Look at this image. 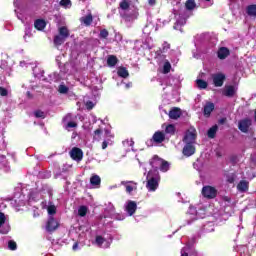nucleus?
<instances>
[{
	"instance_id": "a19ab883",
	"label": "nucleus",
	"mask_w": 256,
	"mask_h": 256,
	"mask_svg": "<svg viewBox=\"0 0 256 256\" xmlns=\"http://www.w3.org/2000/svg\"><path fill=\"white\" fill-rule=\"evenodd\" d=\"M60 5L61 7H71V0H61Z\"/></svg>"
},
{
	"instance_id": "a211bd4d",
	"label": "nucleus",
	"mask_w": 256,
	"mask_h": 256,
	"mask_svg": "<svg viewBox=\"0 0 256 256\" xmlns=\"http://www.w3.org/2000/svg\"><path fill=\"white\" fill-rule=\"evenodd\" d=\"M122 185H126L127 193H131L134 189H137V183L130 181V182H122Z\"/></svg>"
},
{
	"instance_id": "864d4df0",
	"label": "nucleus",
	"mask_w": 256,
	"mask_h": 256,
	"mask_svg": "<svg viewBox=\"0 0 256 256\" xmlns=\"http://www.w3.org/2000/svg\"><path fill=\"white\" fill-rule=\"evenodd\" d=\"M127 89L131 87V84H126Z\"/></svg>"
},
{
	"instance_id": "cd10ccee",
	"label": "nucleus",
	"mask_w": 256,
	"mask_h": 256,
	"mask_svg": "<svg viewBox=\"0 0 256 256\" xmlns=\"http://www.w3.org/2000/svg\"><path fill=\"white\" fill-rule=\"evenodd\" d=\"M101 135H103V130L98 128L94 131L93 140L94 141H101Z\"/></svg>"
},
{
	"instance_id": "4c0bfd02",
	"label": "nucleus",
	"mask_w": 256,
	"mask_h": 256,
	"mask_svg": "<svg viewBox=\"0 0 256 256\" xmlns=\"http://www.w3.org/2000/svg\"><path fill=\"white\" fill-rule=\"evenodd\" d=\"M166 133H170V134H173L175 133V126L173 124H170L166 127V130H165Z\"/></svg>"
},
{
	"instance_id": "37998d69",
	"label": "nucleus",
	"mask_w": 256,
	"mask_h": 256,
	"mask_svg": "<svg viewBox=\"0 0 256 256\" xmlns=\"http://www.w3.org/2000/svg\"><path fill=\"white\" fill-rule=\"evenodd\" d=\"M57 213V208L55 206H49L48 207V214L49 215H55Z\"/></svg>"
},
{
	"instance_id": "aec40b11",
	"label": "nucleus",
	"mask_w": 256,
	"mask_h": 256,
	"mask_svg": "<svg viewBox=\"0 0 256 256\" xmlns=\"http://www.w3.org/2000/svg\"><path fill=\"white\" fill-rule=\"evenodd\" d=\"M219 59H227L229 57V49L222 47L218 50Z\"/></svg>"
},
{
	"instance_id": "58836bf2",
	"label": "nucleus",
	"mask_w": 256,
	"mask_h": 256,
	"mask_svg": "<svg viewBox=\"0 0 256 256\" xmlns=\"http://www.w3.org/2000/svg\"><path fill=\"white\" fill-rule=\"evenodd\" d=\"M5 221H7L5 214L3 212H0V228L3 227V225H5Z\"/></svg>"
},
{
	"instance_id": "a878e982",
	"label": "nucleus",
	"mask_w": 256,
	"mask_h": 256,
	"mask_svg": "<svg viewBox=\"0 0 256 256\" xmlns=\"http://www.w3.org/2000/svg\"><path fill=\"white\" fill-rule=\"evenodd\" d=\"M119 7L122 11H129L131 4L127 0H121Z\"/></svg>"
},
{
	"instance_id": "393cba45",
	"label": "nucleus",
	"mask_w": 256,
	"mask_h": 256,
	"mask_svg": "<svg viewBox=\"0 0 256 256\" xmlns=\"http://www.w3.org/2000/svg\"><path fill=\"white\" fill-rule=\"evenodd\" d=\"M90 183H91V185H93V186H99V185H101V177H99V175H93V176L90 178Z\"/></svg>"
},
{
	"instance_id": "49530a36",
	"label": "nucleus",
	"mask_w": 256,
	"mask_h": 256,
	"mask_svg": "<svg viewBox=\"0 0 256 256\" xmlns=\"http://www.w3.org/2000/svg\"><path fill=\"white\" fill-rule=\"evenodd\" d=\"M27 37H31V30L29 28H26L24 39L27 40Z\"/></svg>"
},
{
	"instance_id": "ddd939ff",
	"label": "nucleus",
	"mask_w": 256,
	"mask_h": 256,
	"mask_svg": "<svg viewBox=\"0 0 256 256\" xmlns=\"http://www.w3.org/2000/svg\"><path fill=\"white\" fill-rule=\"evenodd\" d=\"M235 93H237V88H235V86H226L223 91L225 97H233Z\"/></svg>"
},
{
	"instance_id": "c756f323",
	"label": "nucleus",
	"mask_w": 256,
	"mask_h": 256,
	"mask_svg": "<svg viewBox=\"0 0 256 256\" xmlns=\"http://www.w3.org/2000/svg\"><path fill=\"white\" fill-rule=\"evenodd\" d=\"M196 85L198 89H207L208 86L207 81L201 79L196 80Z\"/></svg>"
},
{
	"instance_id": "4be33fe9",
	"label": "nucleus",
	"mask_w": 256,
	"mask_h": 256,
	"mask_svg": "<svg viewBox=\"0 0 256 256\" xmlns=\"http://www.w3.org/2000/svg\"><path fill=\"white\" fill-rule=\"evenodd\" d=\"M117 74L119 77H122L123 79H127V77H129V71H127V68L125 67L118 68Z\"/></svg>"
},
{
	"instance_id": "603ef678",
	"label": "nucleus",
	"mask_w": 256,
	"mask_h": 256,
	"mask_svg": "<svg viewBox=\"0 0 256 256\" xmlns=\"http://www.w3.org/2000/svg\"><path fill=\"white\" fill-rule=\"evenodd\" d=\"M109 245H110L109 242H106L104 247L107 249V247H109Z\"/></svg>"
},
{
	"instance_id": "b1692460",
	"label": "nucleus",
	"mask_w": 256,
	"mask_h": 256,
	"mask_svg": "<svg viewBox=\"0 0 256 256\" xmlns=\"http://www.w3.org/2000/svg\"><path fill=\"white\" fill-rule=\"evenodd\" d=\"M59 35L60 37H64V39H67L69 37V29L67 27L62 26L59 28Z\"/></svg>"
},
{
	"instance_id": "5fc2aeb1",
	"label": "nucleus",
	"mask_w": 256,
	"mask_h": 256,
	"mask_svg": "<svg viewBox=\"0 0 256 256\" xmlns=\"http://www.w3.org/2000/svg\"><path fill=\"white\" fill-rule=\"evenodd\" d=\"M73 249H77V244H74V245H73Z\"/></svg>"
},
{
	"instance_id": "f3484780",
	"label": "nucleus",
	"mask_w": 256,
	"mask_h": 256,
	"mask_svg": "<svg viewBox=\"0 0 256 256\" xmlns=\"http://www.w3.org/2000/svg\"><path fill=\"white\" fill-rule=\"evenodd\" d=\"M119 63V59L115 55H109L107 58V65L108 67H115Z\"/></svg>"
},
{
	"instance_id": "72a5a7b5",
	"label": "nucleus",
	"mask_w": 256,
	"mask_h": 256,
	"mask_svg": "<svg viewBox=\"0 0 256 256\" xmlns=\"http://www.w3.org/2000/svg\"><path fill=\"white\" fill-rule=\"evenodd\" d=\"M34 116L37 118V119H45V112L41 111V110H36L34 112Z\"/></svg>"
},
{
	"instance_id": "79ce46f5",
	"label": "nucleus",
	"mask_w": 256,
	"mask_h": 256,
	"mask_svg": "<svg viewBox=\"0 0 256 256\" xmlns=\"http://www.w3.org/2000/svg\"><path fill=\"white\" fill-rule=\"evenodd\" d=\"M0 95L1 97H7V95H9V91H7V88L0 87Z\"/></svg>"
},
{
	"instance_id": "de8ad7c7",
	"label": "nucleus",
	"mask_w": 256,
	"mask_h": 256,
	"mask_svg": "<svg viewBox=\"0 0 256 256\" xmlns=\"http://www.w3.org/2000/svg\"><path fill=\"white\" fill-rule=\"evenodd\" d=\"M168 49H171V45L168 42L163 43V51H168Z\"/></svg>"
},
{
	"instance_id": "c03bdc74",
	"label": "nucleus",
	"mask_w": 256,
	"mask_h": 256,
	"mask_svg": "<svg viewBox=\"0 0 256 256\" xmlns=\"http://www.w3.org/2000/svg\"><path fill=\"white\" fill-rule=\"evenodd\" d=\"M94 107L95 104L92 101L86 102V109H88L89 111H91V109H93Z\"/></svg>"
},
{
	"instance_id": "9d476101",
	"label": "nucleus",
	"mask_w": 256,
	"mask_h": 256,
	"mask_svg": "<svg viewBox=\"0 0 256 256\" xmlns=\"http://www.w3.org/2000/svg\"><path fill=\"white\" fill-rule=\"evenodd\" d=\"M125 210L130 217L131 215H135V212L137 211V203H135V201H128Z\"/></svg>"
},
{
	"instance_id": "3c124183",
	"label": "nucleus",
	"mask_w": 256,
	"mask_h": 256,
	"mask_svg": "<svg viewBox=\"0 0 256 256\" xmlns=\"http://www.w3.org/2000/svg\"><path fill=\"white\" fill-rule=\"evenodd\" d=\"M181 256H189V254L187 252H185L184 249L181 250Z\"/></svg>"
},
{
	"instance_id": "9b49d317",
	"label": "nucleus",
	"mask_w": 256,
	"mask_h": 256,
	"mask_svg": "<svg viewBox=\"0 0 256 256\" xmlns=\"http://www.w3.org/2000/svg\"><path fill=\"white\" fill-rule=\"evenodd\" d=\"M80 23L85 25V27H91V23H93V14L89 13L88 15L81 17Z\"/></svg>"
},
{
	"instance_id": "f257e3e1",
	"label": "nucleus",
	"mask_w": 256,
	"mask_h": 256,
	"mask_svg": "<svg viewBox=\"0 0 256 256\" xmlns=\"http://www.w3.org/2000/svg\"><path fill=\"white\" fill-rule=\"evenodd\" d=\"M161 181V176L159 171H149L147 174V184L146 187L148 191H157L159 187V182Z\"/></svg>"
},
{
	"instance_id": "2eb2a0df",
	"label": "nucleus",
	"mask_w": 256,
	"mask_h": 256,
	"mask_svg": "<svg viewBox=\"0 0 256 256\" xmlns=\"http://www.w3.org/2000/svg\"><path fill=\"white\" fill-rule=\"evenodd\" d=\"M154 143H163L165 141V134L163 132H156L152 137Z\"/></svg>"
},
{
	"instance_id": "5701e85b",
	"label": "nucleus",
	"mask_w": 256,
	"mask_h": 256,
	"mask_svg": "<svg viewBox=\"0 0 256 256\" xmlns=\"http://www.w3.org/2000/svg\"><path fill=\"white\" fill-rule=\"evenodd\" d=\"M246 12L250 17H256V5L252 4L246 8Z\"/></svg>"
},
{
	"instance_id": "bb28decb",
	"label": "nucleus",
	"mask_w": 256,
	"mask_h": 256,
	"mask_svg": "<svg viewBox=\"0 0 256 256\" xmlns=\"http://www.w3.org/2000/svg\"><path fill=\"white\" fill-rule=\"evenodd\" d=\"M65 39H67V38L60 36V35H56L54 37V45H57V46L63 45L65 43Z\"/></svg>"
},
{
	"instance_id": "6ab92c4d",
	"label": "nucleus",
	"mask_w": 256,
	"mask_h": 256,
	"mask_svg": "<svg viewBox=\"0 0 256 256\" xmlns=\"http://www.w3.org/2000/svg\"><path fill=\"white\" fill-rule=\"evenodd\" d=\"M46 26L47 23L45 22V20L38 19L34 23V27L38 29V31H43V29H45Z\"/></svg>"
},
{
	"instance_id": "ea45409f",
	"label": "nucleus",
	"mask_w": 256,
	"mask_h": 256,
	"mask_svg": "<svg viewBox=\"0 0 256 256\" xmlns=\"http://www.w3.org/2000/svg\"><path fill=\"white\" fill-rule=\"evenodd\" d=\"M58 91H59V93L65 94V93L69 92V88L65 85H60Z\"/></svg>"
},
{
	"instance_id": "a18cd8bd",
	"label": "nucleus",
	"mask_w": 256,
	"mask_h": 256,
	"mask_svg": "<svg viewBox=\"0 0 256 256\" xmlns=\"http://www.w3.org/2000/svg\"><path fill=\"white\" fill-rule=\"evenodd\" d=\"M77 127V123L76 122H68L66 125V129H73Z\"/></svg>"
},
{
	"instance_id": "0eeeda50",
	"label": "nucleus",
	"mask_w": 256,
	"mask_h": 256,
	"mask_svg": "<svg viewBox=\"0 0 256 256\" xmlns=\"http://www.w3.org/2000/svg\"><path fill=\"white\" fill-rule=\"evenodd\" d=\"M162 164L163 159L159 158V156H154L153 159L150 160V165L154 169L152 171H158V169H161Z\"/></svg>"
},
{
	"instance_id": "6e6552de",
	"label": "nucleus",
	"mask_w": 256,
	"mask_h": 256,
	"mask_svg": "<svg viewBox=\"0 0 256 256\" xmlns=\"http://www.w3.org/2000/svg\"><path fill=\"white\" fill-rule=\"evenodd\" d=\"M58 227H59V222H57V220H55V218L50 217L48 219V222L46 225L47 231H49L51 233V232L55 231Z\"/></svg>"
},
{
	"instance_id": "c9c22d12",
	"label": "nucleus",
	"mask_w": 256,
	"mask_h": 256,
	"mask_svg": "<svg viewBox=\"0 0 256 256\" xmlns=\"http://www.w3.org/2000/svg\"><path fill=\"white\" fill-rule=\"evenodd\" d=\"M8 249H10V251H15L17 249V243L13 240H10L8 242Z\"/></svg>"
},
{
	"instance_id": "473e14b6",
	"label": "nucleus",
	"mask_w": 256,
	"mask_h": 256,
	"mask_svg": "<svg viewBox=\"0 0 256 256\" xmlns=\"http://www.w3.org/2000/svg\"><path fill=\"white\" fill-rule=\"evenodd\" d=\"M78 215L80 217H85V215H87V206H80L78 209Z\"/></svg>"
},
{
	"instance_id": "c85d7f7f",
	"label": "nucleus",
	"mask_w": 256,
	"mask_h": 256,
	"mask_svg": "<svg viewBox=\"0 0 256 256\" xmlns=\"http://www.w3.org/2000/svg\"><path fill=\"white\" fill-rule=\"evenodd\" d=\"M196 5L195 0H188L186 1L185 7L188 11H193Z\"/></svg>"
},
{
	"instance_id": "7c9ffc66",
	"label": "nucleus",
	"mask_w": 256,
	"mask_h": 256,
	"mask_svg": "<svg viewBox=\"0 0 256 256\" xmlns=\"http://www.w3.org/2000/svg\"><path fill=\"white\" fill-rule=\"evenodd\" d=\"M160 171H162L163 173H167V171H169V162L162 160Z\"/></svg>"
},
{
	"instance_id": "7ed1b4c3",
	"label": "nucleus",
	"mask_w": 256,
	"mask_h": 256,
	"mask_svg": "<svg viewBox=\"0 0 256 256\" xmlns=\"http://www.w3.org/2000/svg\"><path fill=\"white\" fill-rule=\"evenodd\" d=\"M195 139H197V130H195V128L188 129L183 138L184 143L193 145V143H195Z\"/></svg>"
},
{
	"instance_id": "f704fd0d",
	"label": "nucleus",
	"mask_w": 256,
	"mask_h": 256,
	"mask_svg": "<svg viewBox=\"0 0 256 256\" xmlns=\"http://www.w3.org/2000/svg\"><path fill=\"white\" fill-rule=\"evenodd\" d=\"M100 39H107L109 37V31L107 29H103L99 34Z\"/></svg>"
},
{
	"instance_id": "dca6fc26",
	"label": "nucleus",
	"mask_w": 256,
	"mask_h": 256,
	"mask_svg": "<svg viewBox=\"0 0 256 256\" xmlns=\"http://www.w3.org/2000/svg\"><path fill=\"white\" fill-rule=\"evenodd\" d=\"M181 109L179 108H173L172 110H170L169 112V117L170 119H174L177 120L179 119V117H181Z\"/></svg>"
},
{
	"instance_id": "4d7b16f0",
	"label": "nucleus",
	"mask_w": 256,
	"mask_h": 256,
	"mask_svg": "<svg viewBox=\"0 0 256 256\" xmlns=\"http://www.w3.org/2000/svg\"><path fill=\"white\" fill-rule=\"evenodd\" d=\"M206 1H211V0H206Z\"/></svg>"
},
{
	"instance_id": "2f4dec72",
	"label": "nucleus",
	"mask_w": 256,
	"mask_h": 256,
	"mask_svg": "<svg viewBox=\"0 0 256 256\" xmlns=\"http://www.w3.org/2000/svg\"><path fill=\"white\" fill-rule=\"evenodd\" d=\"M171 71V63L169 61H166L163 66V73L164 75H167Z\"/></svg>"
},
{
	"instance_id": "39448f33",
	"label": "nucleus",
	"mask_w": 256,
	"mask_h": 256,
	"mask_svg": "<svg viewBox=\"0 0 256 256\" xmlns=\"http://www.w3.org/2000/svg\"><path fill=\"white\" fill-rule=\"evenodd\" d=\"M213 83L215 87H223V83H225V76L224 74L218 73L212 75Z\"/></svg>"
},
{
	"instance_id": "20e7f679",
	"label": "nucleus",
	"mask_w": 256,
	"mask_h": 256,
	"mask_svg": "<svg viewBox=\"0 0 256 256\" xmlns=\"http://www.w3.org/2000/svg\"><path fill=\"white\" fill-rule=\"evenodd\" d=\"M70 157L74 161H78V162L82 161V159H83V150H81V148H77V147L72 148V150L70 151Z\"/></svg>"
},
{
	"instance_id": "f8f14e48",
	"label": "nucleus",
	"mask_w": 256,
	"mask_h": 256,
	"mask_svg": "<svg viewBox=\"0 0 256 256\" xmlns=\"http://www.w3.org/2000/svg\"><path fill=\"white\" fill-rule=\"evenodd\" d=\"M215 110L213 102H207L204 106V117H211V113Z\"/></svg>"
},
{
	"instance_id": "423d86ee",
	"label": "nucleus",
	"mask_w": 256,
	"mask_h": 256,
	"mask_svg": "<svg viewBox=\"0 0 256 256\" xmlns=\"http://www.w3.org/2000/svg\"><path fill=\"white\" fill-rule=\"evenodd\" d=\"M249 127H251V119L240 120L238 123V129H240L242 133H247Z\"/></svg>"
},
{
	"instance_id": "6e6d98bb",
	"label": "nucleus",
	"mask_w": 256,
	"mask_h": 256,
	"mask_svg": "<svg viewBox=\"0 0 256 256\" xmlns=\"http://www.w3.org/2000/svg\"><path fill=\"white\" fill-rule=\"evenodd\" d=\"M27 95H28V97H31V93L30 92H28Z\"/></svg>"
},
{
	"instance_id": "e433bc0d",
	"label": "nucleus",
	"mask_w": 256,
	"mask_h": 256,
	"mask_svg": "<svg viewBox=\"0 0 256 256\" xmlns=\"http://www.w3.org/2000/svg\"><path fill=\"white\" fill-rule=\"evenodd\" d=\"M103 243H105V238H103L102 236H97L96 244L98 245V247H103Z\"/></svg>"
},
{
	"instance_id": "4468645a",
	"label": "nucleus",
	"mask_w": 256,
	"mask_h": 256,
	"mask_svg": "<svg viewBox=\"0 0 256 256\" xmlns=\"http://www.w3.org/2000/svg\"><path fill=\"white\" fill-rule=\"evenodd\" d=\"M237 189L238 191H240V193H245L246 191H249V182L245 180L240 181L237 185Z\"/></svg>"
},
{
	"instance_id": "412c9836",
	"label": "nucleus",
	"mask_w": 256,
	"mask_h": 256,
	"mask_svg": "<svg viewBox=\"0 0 256 256\" xmlns=\"http://www.w3.org/2000/svg\"><path fill=\"white\" fill-rule=\"evenodd\" d=\"M218 129L219 127L217 125H214L208 130L207 135L209 139H215V135H217Z\"/></svg>"
},
{
	"instance_id": "8fccbe9b",
	"label": "nucleus",
	"mask_w": 256,
	"mask_h": 256,
	"mask_svg": "<svg viewBox=\"0 0 256 256\" xmlns=\"http://www.w3.org/2000/svg\"><path fill=\"white\" fill-rule=\"evenodd\" d=\"M108 145H109V143L107 141H103L102 149H105Z\"/></svg>"
},
{
	"instance_id": "09e8293b",
	"label": "nucleus",
	"mask_w": 256,
	"mask_h": 256,
	"mask_svg": "<svg viewBox=\"0 0 256 256\" xmlns=\"http://www.w3.org/2000/svg\"><path fill=\"white\" fill-rule=\"evenodd\" d=\"M157 0H148V4L151 5V7H153V5H156Z\"/></svg>"
},
{
	"instance_id": "1a4fd4ad",
	"label": "nucleus",
	"mask_w": 256,
	"mask_h": 256,
	"mask_svg": "<svg viewBox=\"0 0 256 256\" xmlns=\"http://www.w3.org/2000/svg\"><path fill=\"white\" fill-rule=\"evenodd\" d=\"M182 153L183 155H185V157H191V155H195V147L193 146V144L186 143L182 150Z\"/></svg>"
},
{
	"instance_id": "f03ea898",
	"label": "nucleus",
	"mask_w": 256,
	"mask_h": 256,
	"mask_svg": "<svg viewBox=\"0 0 256 256\" xmlns=\"http://www.w3.org/2000/svg\"><path fill=\"white\" fill-rule=\"evenodd\" d=\"M202 195L205 199H215L217 197V190L215 187L207 185L202 188Z\"/></svg>"
}]
</instances>
